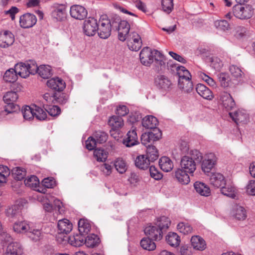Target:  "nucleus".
<instances>
[{
	"instance_id": "20e7f679",
	"label": "nucleus",
	"mask_w": 255,
	"mask_h": 255,
	"mask_svg": "<svg viewBox=\"0 0 255 255\" xmlns=\"http://www.w3.org/2000/svg\"><path fill=\"white\" fill-rule=\"evenodd\" d=\"M234 15L239 19H245L250 18L254 13V9L252 5L243 4H236L233 8Z\"/></svg>"
},
{
	"instance_id": "58836bf2",
	"label": "nucleus",
	"mask_w": 255,
	"mask_h": 255,
	"mask_svg": "<svg viewBox=\"0 0 255 255\" xmlns=\"http://www.w3.org/2000/svg\"><path fill=\"white\" fill-rule=\"evenodd\" d=\"M149 161L144 155L138 156L135 160L136 167L143 170L146 169L149 167Z\"/></svg>"
},
{
	"instance_id": "bb28decb",
	"label": "nucleus",
	"mask_w": 255,
	"mask_h": 255,
	"mask_svg": "<svg viewBox=\"0 0 255 255\" xmlns=\"http://www.w3.org/2000/svg\"><path fill=\"white\" fill-rule=\"evenodd\" d=\"M189 172H185L181 168L177 169L174 173V176L177 180L182 184H187L190 182Z\"/></svg>"
},
{
	"instance_id": "69168bd1",
	"label": "nucleus",
	"mask_w": 255,
	"mask_h": 255,
	"mask_svg": "<svg viewBox=\"0 0 255 255\" xmlns=\"http://www.w3.org/2000/svg\"><path fill=\"white\" fill-rule=\"evenodd\" d=\"M177 227L180 232L185 235L191 233L192 230V228L189 224H185L183 222L179 223Z\"/></svg>"
},
{
	"instance_id": "c85d7f7f",
	"label": "nucleus",
	"mask_w": 255,
	"mask_h": 255,
	"mask_svg": "<svg viewBox=\"0 0 255 255\" xmlns=\"http://www.w3.org/2000/svg\"><path fill=\"white\" fill-rule=\"evenodd\" d=\"M191 244L193 248L197 250L203 251L206 247L204 240L198 236H194L191 238Z\"/></svg>"
},
{
	"instance_id": "0eeeda50",
	"label": "nucleus",
	"mask_w": 255,
	"mask_h": 255,
	"mask_svg": "<svg viewBox=\"0 0 255 255\" xmlns=\"http://www.w3.org/2000/svg\"><path fill=\"white\" fill-rule=\"evenodd\" d=\"M51 9L52 17L57 20L61 21L65 17L66 6L65 4L55 3L51 6Z\"/></svg>"
},
{
	"instance_id": "423d86ee",
	"label": "nucleus",
	"mask_w": 255,
	"mask_h": 255,
	"mask_svg": "<svg viewBox=\"0 0 255 255\" xmlns=\"http://www.w3.org/2000/svg\"><path fill=\"white\" fill-rule=\"evenodd\" d=\"M135 25L132 22L129 24L126 20H121L118 26V38L122 41H125L128 38L131 26Z\"/></svg>"
},
{
	"instance_id": "052dcab7",
	"label": "nucleus",
	"mask_w": 255,
	"mask_h": 255,
	"mask_svg": "<svg viewBox=\"0 0 255 255\" xmlns=\"http://www.w3.org/2000/svg\"><path fill=\"white\" fill-rule=\"evenodd\" d=\"M26 235L31 239V240L36 242L39 240V238L41 235V231L39 230L33 229L31 228L29 230H28L26 233Z\"/></svg>"
},
{
	"instance_id": "6e6552de",
	"label": "nucleus",
	"mask_w": 255,
	"mask_h": 255,
	"mask_svg": "<svg viewBox=\"0 0 255 255\" xmlns=\"http://www.w3.org/2000/svg\"><path fill=\"white\" fill-rule=\"evenodd\" d=\"M217 162V157L213 153L207 154L205 158L202 160L201 168L205 173H209L214 167Z\"/></svg>"
},
{
	"instance_id": "e2e57ef3",
	"label": "nucleus",
	"mask_w": 255,
	"mask_h": 255,
	"mask_svg": "<svg viewBox=\"0 0 255 255\" xmlns=\"http://www.w3.org/2000/svg\"><path fill=\"white\" fill-rule=\"evenodd\" d=\"M46 112L49 115L52 117L58 116L61 113V109L58 106H46L45 108Z\"/></svg>"
},
{
	"instance_id": "b1692460",
	"label": "nucleus",
	"mask_w": 255,
	"mask_h": 255,
	"mask_svg": "<svg viewBox=\"0 0 255 255\" xmlns=\"http://www.w3.org/2000/svg\"><path fill=\"white\" fill-rule=\"evenodd\" d=\"M158 124V121L155 117L149 115L145 117L142 120V125L143 127L153 130L155 129H159L156 128Z\"/></svg>"
},
{
	"instance_id": "5fc2aeb1",
	"label": "nucleus",
	"mask_w": 255,
	"mask_h": 255,
	"mask_svg": "<svg viewBox=\"0 0 255 255\" xmlns=\"http://www.w3.org/2000/svg\"><path fill=\"white\" fill-rule=\"evenodd\" d=\"M210 66L216 71H220L223 66L222 60L217 57L213 56L209 58Z\"/></svg>"
},
{
	"instance_id": "4c0bfd02",
	"label": "nucleus",
	"mask_w": 255,
	"mask_h": 255,
	"mask_svg": "<svg viewBox=\"0 0 255 255\" xmlns=\"http://www.w3.org/2000/svg\"><path fill=\"white\" fill-rule=\"evenodd\" d=\"M159 156L158 152L153 145L146 147V157L149 162H154Z\"/></svg>"
},
{
	"instance_id": "9d476101",
	"label": "nucleus",
	"mask_w": 255,
	"mask_h": 255,
	"mask_svg": "<svg viewBox=\"0 0 255 255\" xmlns=\"http://www.w3.org/2000/svg\"><path fill=\"white\" fill-rule=\"evenodd\" d=\"M108 125L111 127V129L110 130L111 136L116 138L117 136H114V134L116 132H118L119 134L120 128L124 126V121L122 117L113 116L109 120Z\"/></svg>"
},
{
	"instance_id": "de8ad7c7",
	"label": "nucleus",
	"mask_w": 255,
	"mask_h": 255,
	"mask_svg": "<svg viewBox=\"0 0 255 255\" xmlns=\"http://www.w3.org/2000/svg\"><path fill=\"white\" fill-rule=\"evenodd\" d=\"M108 152L103 148H97L94 149V156L98 161L104 162L108 157Z\"/></svg>"
},
{
	"instance_id": "0e129e2a",
	"label": "nucleus",
	"mask_w": 255,
	"mask_h": 255,
	"mask_svg": "<svg viewBox=\"0 0 255 255\" xmlns=\"http://www.w3.org/2000/svg\"><path fill=\"white\" fill-rule=\"evenodd\" d=\"M173 0H162L161 5L164 11L170 13L173 8Z\"/></svg>"
},
{
	"instance_id": "a19ab883",
	"label": "nucleus",
	"mask_w": 255,
	"mask_h": 255,
	"mask_svg": "<svg viewBox=\"0 0 255 255\" xmlns=\"http://www.w3.org/2000/svg\"><path fill=\"white\" fill-rule=\"evenodd\" d=\"M11 173L14 179L20 181L25 177L26 171L24 168L16 167L11 170Z\"/></svg>"
},
{
	"instance_id": "c756f323",
	"label": "nucleus",
	"mask_w": 255,
	"mask_h": 255,
	"mask_svg": "<svg viewBox=\"0 0 255 255\" xmlns=\"http://www.w3.org/2000/svg\"><path fill=\"white\" fill-rule=\"evenodd\" d=\"M22 253V250L19 243H11L7 246L4 255H20Z\"/></svg>"
},
{
	"instance_id": "c03bdc74",
	"label": "nucleus",
	"mask_w": 255,
	"mask_h": 255,
	"mask_svg": "<svg viewBox=\"0 0 255 255\" xmlns=\"http://www.w3.org/2000/svg\"><path fill=\"white\" fill-rule=\"evenodd\" d=\"M100 242V238L94 234H90L85 238L86 245L90 248L98 246Z\"/></svg>"
},
{
	"instance_id": "2f4dec72",
	"label": "nucleus",
	"mask_w": 255,
	"mask_h": 255,
	"mask_svg": "<svg viewBox=\"0 0 255 255\" xmlns=\"http://www.w3.org/2000/svg\"><path fill=\"white\" fill-rule=\"evenodd\" d=\"M159 166L160 169L165 172L170 171L173 168L172 160L168 157L163 156L159 160Z\"/></svg>"
},
{
	"instance_id": "4468645a",
	"label": "nucleus",
	"mask_w": 255,
	"mask_h": 255,
	"mask_svg": "<svg viewBox=\"0 0 255 255\" xmlns=\"http://www.w3.org/2000/svg\"><path fill=\"white\" fill-rule=\"evenodd\" d=\"M70 13L72 17L79 20L84 19L88 15L87 10L84 6L77 4L71 6Z\"/></svg>"
},
{
	"instance_id": "aec40b11",
	"label": "nucleus",
	"mask_w": 255,
	"mask_h": 255,
	"mask_svg": "<svg viewBox=\"0 0 255 255\" xmlns=\"http://www.w3.org/2000/svg\"><path fill=\"white\" fill-rule=\"evenodd\" d=\"M123 143L127 147H131L138 144V138L135 128L128 131L126 136L123 139Z\"/></svg>"
},
{
	"instance_id": "dca6fc26",
	"label": "nucleus",
	"mask_w": 255,
	"mask_h": 255,
	"mask_svg": "<svg viewBox=\"0 0 255 255\" xmlns=\"http://www.w3.org/2000/svg\"><path fill=\"white\" fill-rule=\"evenodd\" d=\"M218 78L220 86L225 88H234L237 85V81L233 80L227 73H219L218 75Z\"/></svg>"
},
{
	"instance_id": "f8f14e48",
	"label": "nucleus",
	"mask_w": 255,
	"mask_h": 255,
	"mask_svg": "<svg viewBox=\"0 0 255 255\" xmlns=\"http://www.w3.org/2000/svg\"><path fill=\"white\" fill-rule=\"evenodd\" d=\"M229 115L237 125L246 124L249 122V114L244 110H238L234 112H230Z\"/></svg>"
},
{
	"instance_id": "f704fd0d",
	"label": "nucleus",
	"mask_w": 255,
	"mask_h": 255,
	"mask_svg": "<svg viewBox=\"0 0 255 255\" xmlns=\"http://www.w3.org/2000/svg\"><path fill=\"white\" fill-rule=\"evenodd\" d=\"M165 240L169 245L173 247H178L180 243V237L174 232L168 233L166 236Z\"/></svg>"
},
{
	"instance_id": "338daca9",
	"label": "nucleus",
	"mask_w": 255,
	"mask_h": 255,
	"mask_svg": "<svg viewBox=\"0 0 255 255\" xmlns=\"http://www.w3.org/2000/svg\"><path fill=\"white\" fill-rule=\"evenodd\" d=\"M141 118V114L139 112H134L131 113L128 116L127 122L132 125L139 122Z\"/></svg>"
},
{
	"instance_id": "8fccbe9b",
	"label": "nucleus",
	"mask_w": 255,
	"mask_h": 255,
	"mask_svg": "<svg viewBox=\"0 0 255 255\" xmlns=\"http://www.w3.org/2000/svg\"><path fill=\"white\" fill-rule=\"evenodd\" d=\"M114 166L117 171L120 174L125 173L128 168L127 163L121 158H118L115 160Z\"/></svg>"
},
{
	"instance_id": "9b49d317",
	"label": "nucleus",
	"mask_w": 255,
	"mask_h": 255,
	"mask_svg": "<svg viewBox=\"0 0 255 255\" xmlns=\"http://www.w3.org/2000/svg\"><path fill=\"white\" fill-rule=\"evenodd\" d=\"M37 22L36 16L31 13H26L19 18V24L23 28H29L33 27Z\"/></svg>"
},
{
	"instance_id": "774afa93",
	"label": "nucleus",
	"mask_w": 255,
	"mask_h": 255,
	"mask_svg": "<svg viewBox=\"0 0 255 255\" xmlns=\"http://www.w3.org/2000/svg\"><path fill=\"white\" fill-rule=\"evenodd\" d=\"M149 172L150 176L155 180H160L163 177L162 173L153 165L150 166Z\"/></svg>"
},
{
	"instance_id": "5701e85b",
	"label": "nucleus",
	"mask_w": 255,
	"mask_h": 255,
	"mask_svg": "<svg viewBox=\"0 0 255 255\" xmlns=\"http://www.w3.org/2000/svg\"><path fill=\"white\" fill-rule=\"evenodd\" d=\"M178 87L183 92L190 93L193 90V85L191 81V77L185 79H178Z\"/></svg>"
},
{
	"instance_id": "4d7b16f0",
	"label": "nucleus",
	"mask_w": 255,
	"mask_h": 255,
	"mask_svg": "<svg viewBox=\"0 0 255 255\" xmlns=\"http://www.w3.org/2000/svg\"><path fill=\"white\" fill-rule=\"evenodd\" d=\"M234 216L238 220H244L247 218L246 211L242 206H238L234 212Z\"/></svg>"
},
{
	"instance_id": "39448f33",
	"label": "nucleus",
	"mask_w": 255,
	"mask_h": 255,
	"mask_svg": "<svg viewBox=\"0 0 255 255\" xmlns=\"http://www.w3.org/2000/svg\"><path fill=\"white\" fill-rule=\"evenodd\" d=\"M98 25L97 19L89 17L84 21L82 26L83 33L88 36H93L98 30Z\"/></svg>"
},
{
	"instance_id": "79ce46f5",
	"label": "nucleus",
	"mask_w": 255,
	"mask_h": 255,
	"mask_svg": "<svg viewBox=\"0 0 255 255\" xmlns=\"http://www.w3.org/2000/svg\"><path fill=\"white\" fill-rule=\"evenodd\" d=\"M30 229L29 225L25 221L15 222L13 225V230L17 233H26Z\"/></svg>"
},
{
	"instance_id": "ea45409f",
	"label": "nucleus",
	"mask_w": 255,
	"mask_h": 255,
	"mask_svg": "<svg viewBox=\"0 0 255 255\" xmlns=\"http://www.w3.org/2000/svg\"><path fill=\"white\" fill-rule=\"evenodd\" d=\"M91 229V225L87 220L81 219L78 222V230L79 233L85 236L87 235Z\"/></svg>"
},
{
	"instance_id": "f03ea898",
	"label": "nucleus",
	"mask_w": 255,
	"mask_h": 255,
	"mask_svg": "<svg viewBox=\"0 0 255 255\" xmlns=\"http://www.w3.org/2000/svg\"><path fill=\"white\" fill-rule=\"evenodd\" d=\"M18 98V94L11 91H8L4 95L3 100L6 105L4 106V110L0 112V118L9 114H13L17 111L20 112L19 106L14 103Z\"/></svg>"
},
{
	"instance_id": "49530a36",
	"label": "nucleus",
	"mask_w": 255,
	"mask_h": 255,
	"mask_svg": "<svg viewBox=\"0 0 255 255\" xmlns=\"http://www.w3.org/2000/svg\"><path fill=\"white\" fill-rule=\"evenodd\" d=\"M221 192L223 195L232 198L236 197L235 188L231 185H223L220 189Z\"/></svg>"
},
{
	"instance_id": "ddd939ff",
	"label": "nucleus",
	"mask_w": 255,
	"mask_h": 255,
	"mask_svg": "<svg viewBox=\"0 0 255 255\" xmlns=\"http://www.w3.org/2000/svg\"><path fill=\"white\" fill-rule=\"evenodd\" d=\"M180 167L185 172L193 174L196 169V161L189 156H184L180 161Z\"/></svg>"
},
{
	"instance_id": "2eb2a0df",
	"label": "nucleus",
	"mask_w": 255,
	"mask_h": 255,
	"mask_svg": "<svg viewBox=\"0 0 255 255\" xmlns=\"http://www.w3.org/2000/svg\"><path fill=\"white\" fill-rule=\"evenodd\" d=\"M152 50L149 47H144L140 52L139 58L141 63L146 66H149L153 62Z\"/></svg>"
},
{
	"instance_id": "e433bc0d",
	"label": "nucleus",
	"mask_w": 255,
	"mask_h": 255,
	"mask_svg": "<svg viewBox=\"0 0 255 255\" xmlns=\"http://www.w3.org/2000/svg\"><path fill=\"white\" fill-rule=\"evenodd\" d=\"M153 240L148 237L142 238L140 242L141 247L149 251L154 250L156 249V245Z\"/></svg>"
},
{
	"instance_id": "473e14b6",
	"label": "nucleus",
	"mask_w": 255,
	"mask_h": 255,
	"mask_svg": "<svg viewBox=\"0 0 255 255\" xmlns=\"http://www.w3.org/2000/svg\"><path fill=\"white\" fill-rule=\"evenodd\" d=\"M85 235L79 233L68 238L69 243L74 247H80L85 243Z\"/></svg>"
},
{
	"instance_id": "412c9836",
	"label": "nucleus",
	"mask_w": 255,
	"mask_h": 255,
	"mask_svg": "<svg viewBox=\"0 0 255 255\" xmlns=\"http://www.w3.org/2000/svg\"><path fill=\"white\" fill-rule=\"evenodd\" d=\"M156 86L159 89L164 91H169L172 88V83L166 76L161 75L158 76L155 80Z\"/></svg>"
},
{
	"instance_id": "7c9ffc66",
	"label": "nucleus",
	"mask_w": 255,
	"mask_h": 255,
	"mask_svg": "<svg viewBox=\"0 0 255 255\" xmlns=\"http://www.w3.org/2000/svg\"><path fill=\"white\" fill-rule=\"evenodd\" d=\"M229 71L231 78L233 80L237 81V85L242 80L243 72L239 67L234 65L230 67Z\"/></svg>"
},
{
	"instance_id": "4be33fe9",
	"label": "nucleus",
	"mask_w": 255,
	"mask_h": 255,
	"mask_svg": "<svg viewBox=\"0 0 255 255\" xmlns=\"http://www.w3.org/2000/svg\"><path fill=\"white\" fill-rule=\"evenodd\" d=\"M210 182L211 185L216 188H220L226 185V181L225 177L221 173H212L210 178Z\"/></svg>"
},
{
	"instance_id": "a878e982",
	"label": "nucleus",
	"mask_w": 255,
	"mask_h": 255,
	"mask_svg": "<svg viewBox=\"0 0 255 255\" xmlns=\"http://www.w3.org/2000/svg\"><path fill=\"white\" fill-rule=\"evenodd\" d=\"M59 234H69L72 230V224L66 219H63L58 221L57 224Z\"/></svg>"
},
{
	"instance_id": "f257e3e1",
	"label": "nucleus",
	"mask_w": 255,
	"mask_h": 255,
	"mask_svg": "<svg viewBox=\"0 0 255 255\" xmlns=\"http://www.w3.org/2000/svg\"><path fill=\"white\" fill-rule=\"evenodd\" d=\"M170 225L169 218L162 216L158 218L155 225H150L146 227L144 232L146 236L154 241H160L163 237V234L166 232Z\"/></svg>"
},
{
	"instance_id": "bf43d9fd",
	"label": "nucleus",
	"mask_w": 255,
	"mask_h": 255,
	"mask_svg": "<svg viewBox=\"0 0 255 255\" xmlns=\"http://www.w3.org/2000/svg\"><path fill=\"white\" fill-rule=\"evenodd\" d=\"M34 117L39 121H43L47 118V114L42 108L36 106L34 111Z\"/></svg>"
},
{
	"instance_id": "7ed1b4c3",
	"label": "nucleus",
	"mask_w": 255,
	"mask_h": 255,
	"mask_svg": "<svg viewBox=\"0 0 255 255\" xmlns=\"http://www.w3.org/2000/svg\"><path fill=\"white\" fill-rule=\"evenodd\" d=\"M161 136V131L159 129H155L142 133L140 137L141 142L147 147L152 145L155 142L159 140Z\"/></svg>"
},
{
	"instance_id": "72a5a7b5",
	"label": "nucleus",
	"mask_w": 255,
	"mask_h": 255,
	"mask_svg": "<svg viewBox=\"0 0 255 255\" xmlns=\"http://www.w3.org/2000/svg\"><path fill=\"white\" fill-rule=\"evenodd\" d=\"M14 69L17 75L22 78H26L29 75V72L27 67L26 63H18L15 65Z\"/></svg>"
},
{
	"instance_id": "864d4df0",
	"label": "nucleus",
	"mask_w": 255,
	"mask_h": 255,
	"mask_svg": "<svg viewBox=\"0 0 255 255\" xmlns=\"http://www.w3.org/2000/svg\"><path fill=\"white\" fill-rule=\"evenodd\" d=\"M167 63V59L165 58L164 59H155L152 63H153L155 70L159 72L165 70Z\"/></svg>"
},
{
	"instance_id": "f3484780",
	"label": "nucleus",
	"mask_w": 255,
	"mask_h": 255,
	"mask_svg": "<svg viewBox=\"0 0 255 255\" xmlns=\"http://www.w3.org/2000/svg\"><path fill=\"white\" fill-rule=\"evenodd\" d=\"M220 100L223 107L227 111H231L236 107V103L230 94L223 92L221 94Z\"/></svg>"
},
{
	"instance_id": "6ab92c4d",
	"label": "nucleus",
	"mask_w": 255,
	"mask_h": 255,
	"mask_svg": "<svg viewBox=\"0 0 255 255\" xmlns=\"http://www.w3.org/2000/svg\"><path fill=\"white\" fill-rule=\"evenodd\" d=\"M107 20H103L98 25L97 31L99 36L102 39L108 38L111 34V27Z\"/></svg>"
},
{
	"instance_id": "680f3d73",
	"label": "nucleus",
	"mask_w": 255,
	"mask_h": 255,
	"mask_svg": "<svg viewBox=\"0 0 255 255\" xmlns=\"http://www.w3.org/2000/svg\"><path fill=\"white\" fill-rule=\"evenodd\" d=\"M178 68L177 72L176 73L178 75V79H185L189 77H191V75L189 71L184 66H180V67H177Z\"/></svg>"
},
{
	"instance_id": "603ef678",
	"label": "nucleus",
	"mask_w": 255,
	"mask_h": 255,
	"mask_svg": "<svg viewBox=\"0 0 255 255\" xmlns=\"http://www.w3.org/2000/svg\"><path fill=\"white\" fill-rule=\"evenodd\" d=\"M34 110L28 106L22 107L21 113L22 114L23 118L26 120H31L34 118Z\"/></svg>"
},
{
	"instance_id": "3c124183",
	"label": "nucleus",
	"mask_w": 255,
	"mask_h": 255,
	"mask_svg": "<svg viewBox=\"0 0 255 255\" xmlns=\"http://www.w3.org/2000/svg\"><path fill=\"white\" fill-rule=\"evenodd\" d=\"M94 138L96 142L102 144L106 142L108 138V134L105 131L99 130L96 131L94 134Z\"/></svg>"
},
{
	"instance_id": "c9c22d12",
	"label": "nucleus",
	"mask_w": 255,
	"mask_h": 255,
	"mask_svg": "<svg viewBox=\"0 0 255 255\" xmlns=\"http://www.w3.org/2000/svg\"><path fill=\"white\" fill-rule=\"evenodd\" d=\"M17 74L14 68L7 70L3 76V80L6 83H13L17 80Z\"/></svg>"
},
{
	"instance_id": "6e6d98bb",
	"label": "nucleus",
	"mask_w": 255,
	"mask_h": 255,
	"mask_svg": "<svg viewBox=\"0 0 255 255\" xmlns=\"http://www.w3.org/2000/svg\"><path fill=\"white\" fill-rule=\"evenodd\" d=\"M105 20L109 22V24L110 25L111 29L117 31V29H118V26L122 20L119 15L115 14L112 16L110 19H106Z\"/></svg>"
},
{
	"instance_id": "09e8293b",
	"label": "nucleus",
	"mask_w": 255,
	"mask_h": 255,
	"mask_svg": "<svg viewBox=\"0 0 255 255\" xmlns=\"http://www.w3.org/2000/svg\"><path fill=\"white\" fill-rule=\"evenodd\" d=\"M127 45L130 50L137 51L141 47L142 41L141 38L130 39L128 41Z\"/></svg>"
},
{
	"instance_id": "13d9d810",
	"label": "nucleus",
	"mask_w": 255,
	"mask_h": 255,
	"mask_svg": "<svg viewBox=\"0 0 255 255\" xmlns=\"http://www.w3.org/2000/svg\"><path fill=\"white\" fill-rule=\"evenodd\" d=\"M9 168L3 165H0V183L6 182V177L10 174Z\"/></svg>"
},
{
	"instance_id": "a18cd8bd",
	"label": "nucleus",
	"mask_w": 255,
	"mask_h": 255,
	"mask_svg": "<svg viewBox=\"0 0 255 255\" xmlns=\"http://www.w3.org/2000/svg\"><path fill=\"white\" fill-rule=\"evenodd\" d=\"M38 75L43 79H48L52 75L51 68L49 65H40L39 67Z\"/></svg>"
},
{
	"instance_id": "a211bd4d",
	"label": "nucleus",
	"mask_w": 255,
	"mask_h": 255,
	"mask_svg": "<svg viewBox=\"0 0 255 255\" xmlns=\"http://www.w3.org/2000/svg\"><path fill=\"white\" fill-rule=\"evenodd\" d=\"M47 85L50 88L54 90V92H62L66 87L65 82L58 77L48 80Z\"/></svg>"
},
{
	"instance_id": "cd10ccee",
	"label": "nucleus",
	"mask_w": 255,
	"mask_h": 255,
	"mask_svg": "<svg viewBox=\"0 0 255 255\" xmlns=\"http://www.w3.org/2000/svg\"><path fill=\"white\" fill-rule=\"evenodd\" d=\"M194 187L196 191L201 196H209L210 195V188L203 182L196 181L194 184Z\"/></svg>"
},
{
	"instance_id": "37998d69",
	"label": "nucleus",
	"mask_w": 255,
	"mask_h": 255,
	"mask_svg": "<svg viewBox=\"0 0 255 255\" xmlns=\"http://www.w3.org/2000/svg\"><path fill=\"white\" fill-rule=\"evenodd\" d=\"M68 100V96L61 92L53 93V103L64 105Z\"/></svg>"
},
{
	"instance_id": "1a4fd4ad",
	"label": "nucleus",
	"mask_w": 255,
	"mask_h": 255,
	"mask_svg": "<svg viewBox=\"0 0 255 255\" xmlns=\"http://www.w3.org/2000/svg\"><path fill=\"white\" fill-rule=\"evenodd\" d=\"M15 40L14 36L9 30L0 31V47L7 48L13 44Z\"/></svg>"
},
{
	"instance_id": "393cba45",
	"label": "nucleus",
	"mask_w": 255,
	"mask_h": 255,
	"mask_svg": "<svg viewBox=\"0 0 255 255\" xmlns=\"http://www.w3.org/2000/svg\"><path fill=\"white\" fill-rule=\"evenodd\" d=\"M196 90L198 94L205 99L211 100L214 98L212 91L203 84H197Z\"/></svg>"
}]
</instances>
